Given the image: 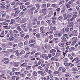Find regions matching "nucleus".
<instances>
[{"label": "nucleus", "mask_w": 80, "mask_h": 80, "mask_svg": "<svg viewBox=\"0 0 80 80\" xmlns=\"http://www.w3.org/2000/svg\"><path fill=\"white\" fill-rule=\"evenodd\" d=\"M40 79H42V80H50V77L49 76H48L46 77H41L40 78Z\"/></svg>", "instance_id": "f257e3e1"}, {"label": "nucleus", "mask_w": 80, "mask_h": 80, "mask_svg": "<svg viewBox=\"0 0 80 80\" xmlns=\"http://www.w3.org/2000/svg\"><path fill=\"white\" fill-rule=\"evenodd\" d=\"M73 4V2H71V1H69L68 2V3L66 5V6L67 7V8H69L71 7V5Z\"/></svg>", "instance_id": "f03ea898"}, {"label": "nucleus", "mask_w": 80, "mask_h": 80, "mask_svg": "<svg viewBox=\"0 0 80 80\" xmlns=\"http://www.w3.org/2000/svg\"><path fill=\"white\" fill-rule=\"evenodd\" d=\"M40 32L41 33H45V28L44 27L42 26L40 28Z\"/></svg>", "instance_id": "7ed1b4c3"}, {"label": "nucleus", "mask_w": 80, "mask_h": 80, "mask_svg": "<svg viewBox=\"0 0 80 80\" xmlns=\"http://www.w3.org/2000/svg\"><path fill=\"white\" fill-rule=\"evenodd\" d=\"M69 25H67L68 27H69V28H72V27H73L74 25V24L73 22H68Z\"/></svg>", "instance_id": "20e7f679"}, {"label": "nucleus", "mask_w": 80, "mask_h": 80, "mask_svg": "<svg viewBox=\"0 0 80 80\" xmlns=\"http://www.w3.org/2000/svg\"><path fill=\"white\" fill-rule=\"evenodd\" d=\"M27 11L28 12H29V13L30 15H32L33 14V10H31V9H29Z\"/></svg>", "instance_id": "39448f33"}, {"label": "nucleus", "mask_w": 80, "mask_h": 80, "mask_svg": "<svg viewBox=\"0 0 80 80\" xmlns=\"http://www.w3.org/2000/svg\"><path fill=\"white\" fill-rule=\"evenodd\" d=\"M61 40L62 42H67L68 41L67 39L66 38H65L64 36H62L61 38Z\"/></svg>", "instance_id": "423d86ee"}, {"label": "nucleus", "mask_w": 80, "mask_h": 80, "mask_svg": "<svg viewBox=\"0 0 80 80\" xmlns=\"http://www.w3.org/2000/svg\"><path fill=\"white\" fill-rule=\"evenodd\" d=\"M32 38L33 39H32V40H29V42L30 43H34V42H35V37H32Z\"/></svg>", "instance_id": "0eeeda50"}, {"label": "nucleus", "mask_w": 80, "mask_h": 80, "mask_svg": "<svg viewBox=\"0 0 80 80\" xmlns=\"http://www.w3.org/2000/svg\"><path fill=\"white\" fill-rule=\"evenodd\" d=\"M15 39V38L13 36H10L9 38H7V39L8 40H10L11 42H12Z\"/></svg>", "instance_id": "6e6552de"}, {"label": "nucleus", "mask_w": 80, "mask_h": 80, "mask_svg": "<svg viewBox=\"0 0 80 80\" xmlns=\"http://www.w3.org/2000/svg\"><path fill=\"white\" fill-rule=\"evenodd\" d=\"M12 30L9 31V32L8 34V35L7 36V37H9L10 36H13V34L12 33Z\"/></svg>", "instance_id": "1a4fd4ad"}, {"label": "nucleus", "mask_w": 80, "mask_h": 80, "mask_svg": "<svg viewBox=\"0 0 80 80\" xmlns=\"http://www.w3.org/2000/svg\"><path fill=\"white\" fill-rule=\"evenodd\" d=\"M54 35L56 37L58 38L59 37V32H58V31H56Z\"/></svg>", "instance_id": "9d476101"}, {"label": "nucleus", "mask_w": 80, "mask_h": 80, "mask_svg": "<svg viewBox=\"0 0 80 80\" xmlns=\"http://www.w3.org/2000/svg\"><path fill=\"white\" fill-rule=\"evenodd\" d=\"M23 4H24V3L23 2H21L20 1H19L17 2V3H16V5L20 6L22 5H23Z\"/></svg>", "instance_id": "9b49d317"}, {"label": "nucleus", "mask_w": 80, "mask_h": 80, "mask_svg": "<svg viewBox=\"0 0 80 80\" xmlns=\"http://www.w3.org/2000/svg\"><path fill=\"white\" fill-rule=\"evenodd\" d=\"M61 7H63V9H62L61 11V14H63V13H64V12L65 11V9H64V8H65V7H64V5L63 4L61 6H60Z\"/></svg>", "instance_id": "f8f14e48"}, {"label": "nucleus", "mask_w": 80, "mask_h": 80, "mask_svg": "<svg viewBox=\"0 0 80 80\" xmlns=\"http://www.w3.org/2000/svg\"><path fill=\"white\" fill-rule=\"evenodd\" d=\"M41 24L42 25H43V26H47V23L43 21H42L41 22Z\"/></svg>", "instance_id": "ddd939ff"}, {"label": "nucleus", "mask_w": 80, "mask_h": 80, "mask_svg": "<svg viewBox=\"0 0 80 80\" xmlns=\"http://www.w3.org/2000/svg\"><path fill=\"white\" fill-rule=\"evenodd\" d=\"M15 20L14 19H11L10 21L11 22L10 23V25H12V24H13V23H15Z\"/></svg>", "instance_id": "4468645a"}, {"label": "nucleus", "mask_w": 80, "mask_h": 80, "mask_svg": "<svg viewBox=\"0 0 80 80\" xmlns=\"http://www.w3.org/2000/svg\"><path fill=\"white\" fill-rule=\"evenodd\" d=\"M75 18H77V16L73 15L72 17L70 19L69 21H73V20H75Z\"/></svg>", "instance_id": "2eb2a0df"}, {"label": "nucleus", "mask_w": 80, "mask_h": 80, "mask_svg": "<svg viewBox=\"0 0 80 80\" xmlns=\"http://www.w3.org/2000/svg\"><path fill=\"white\" fill-rule=\"evenodd\" d=\"M58 45L61 47H63L64 46H65V44H64V43L63 42H60L58 44Z\"/></svg>", "instance_id": "dca6fc26"}, {"label": "nucleus", "mask_w": 80, "mask_h": 80, "mask_svg": "<svg viewBox=\"0 0 80 80\" xmlns=\"http://www.w3.org/2000/svg\"><path fill=\"white\" fill-rule=\"evenodd\" d=\"M42 13H44V15H46V13H47V10L45 9H42Z\"/></svg>", "instance_id": "f3484780"}, {"label": "nucleus", "mask_w": 80, "mask_h": 80, "mask_svg": "<svg viewBox=\"0 0 80 80\" xmlns=\"http://www.w3.org/2000/svg\"><path fill=\"white\" fill-rule=\"evenodd\" d=\"M45 71L46 72H47V73H49V74H51V73H52V71L50 70H46Z\"/></svg>", "instance_id": "a211bd4d"}, {"label": "nucleus", "mask_w": 80, "mask_h": 80, "mask_svg": "<svg viewBox=\"0 0 80 80\" xmlns=\"http://www.w3.org/2000/svg\"><path fill=\"white\" fill-rule=\"evenodd\" d=\"M75 59L76 63H78L79 62H80V58H76Z\"/></svg>", "instance_id": "6ab92c4d"}, {"label": "nucleus", "mask_w": 80, "mask_h": 80, "mask_svg": "<svg viewBox=\"0 0 80 80\" xmlns=\"http://www.w3.org/2000/svg\"><path fill=\"white\" fill-rule=\"evenodd\" d=\"M50 29H51V30H57V28L55 27L51 26L50 27Z\"/></svg>", "instance_id": "aec40b11"}, {"label": "nucleus", "mask_w": 80, "mask_h": 80, "mask_svg": "<svg viewBox=\"0 0 80 80\" xmlns=\"http://www.w3.org/2000/svg\"><path fill=\"white\" fill-rule=\"evenodd\" d=\"M61 54V52L59 50H58L57 52H56V55L57 56H59Z\"/></svg>", "instance_id": "412c9836"}, {"label": "nucleus", "mask_w": 80, "mask_h": 80, "mask_svg": "<svg viewBox=\"0 0 80 80\" xmlns=\"http://www.w3.org/2000/svg\"><path fill=\"white\" fill-rule=\"evenodd\" d=\"M63 36L65 37L67 40H69V38L68 34H63Z\"/></svg>", "instance_id": "4be33fe9"}, {"label": "nucleus", "mask_w": 80, "mask_h": 80, "mask_svg": "<svg viewBox=\"0 0 80 80\" xmlns=\"http://www.w3.org/2000/svg\"><path fill=\"white\" fill-rule=\"evenodd\" d=\"M72 41H77V37H74L71 39Z\"/></svg>", "instance_id": "5701e85b"}, {"label": "nucleus", "mask_w": 80, "mask_h": 80, "mask_svg": "<svg viewBox=\"0 0 80 80\" xmlns=\"http://www.w3.org/2000/svg\"><path fill=\"white\" fill-rule=\"evenodd\" d=\"M11 17H17V15H16L15 14V13H14V12H12L11 13Z\"/></svg>", "instance_id": "b1692460"}, {"label": "nucleus", "mask_w": 80, "mask_h": 80, "mask_svg": "<svg viewBox=\"0 0 80 80\" xmlns=\"http://www.w3.org/2000/svg\"><path fill=\"white\" fill-rule=\"evenodd\" d=\"M16 28H17V30H18V31H19V32H20L22 31V28H20V26Z\"/></svg>", "instance_id": "393cba45"}, {"label": "nucleus", "mask_w": 80, "mask_h": 80, "mask_svg": "<svg viewBox=\"0 0 80 80\" xmlns=\"http://www.w3.org/2000/svg\"><path fill=\"white\" fill-rule=\"evenodd\" d=\"M23 66L24 67H27L28 66V65H27V63H24L22 64L21 66V67H22Z\"/></svg>", "instance_id": "a878e982"}, {"label": "nucleus", "mask_w": 80, "mask_h": 80, "mask_svg": "<svg viewBox=\"0 0 80 80\" xmlns=\"http://www.w3.org/2000/svg\"><path fill=\"white\" fill-rule=\"evenodd\" d=\"M5 33H4V31H2V32L1 33V35H0V37H3Z\"/></svg>", "instance_id": "bb28decb"}, {"label": "nucleus", "mask_w": 80, "mask_h": 80, "mask_svg": "<svg viewBox=\"0 0 80 80\" xmlns=\"http://www.w3.org/2000/svg\"><path fill=\"white\" fill-rule=\"evenodd\" d=\"M29 37H30V35H27L24 37V39H25V40H28V39L29 38Z\"/></svg>", "instance_id": "cd10ccee"}, {"label": "nucleus", "mask_w": 80, "mask_h": 80, "mask_svg": "<svg viewBox=\"0 0 80 80\" xmlns=\"http://www.w3.org/2000/svg\"><path fill=\"white\" fill-rule=\"evenodd\" d=\"M35 5L37 8V9H39V8H40V5H39V4H35Z\"/></svg>", "instance_id": "c85d7f7f"}, {"label": "nucleus", "mask_w": 80, "mask_h": 80, "mask_svg": "<svg viewBox=\"0 0 80 80\" xmlns=\"http://www.w3.org/2000/svg\"><path fill=\"white\" fill-rule=\"evenodd\" d=\"M21 27L22 28H26V27H27V25L25 24H24L21 25Z\"/></svg>", "instance_id": "c756f323"}, {"label": "nucleus", "mask_w": 80, "mask_h": 80, "mask_svg": "<svg viewBox=\"0 0 80 80\" xmlns=\"http://www.w3.org/2000/svg\"><path fill=\"white\" fill-rule=\"evenodd\" d=\"M57 19V18L55 16H54L52 18V21H55Z\"/></svg>", "instance_id": "7c9ffc66"}, {"label": "nucleus", "mask_w": 80, "mask_h": 80, "mask_svg": "<svg viewBox=\"0 0 80 80\" xmlns=\"http://www.w3.org/2000/svg\"><path fill=\"white\" fill-rule=\"evenodd\" d=\"M18 47H22L23 46V43L22 42H19L18 44Z\"/></svg>", "instance_id": "2f4dec72"}, {"label": "nucleus", "mask_w": 80, "mask_h": 80, "mask_svg": "<svg viewBox=\"0 0 80 80\" xmlns=\"http://www.w3.org/2000/svg\"><path fill=\"white\" fill-rule=\"evenodd\" d=\"M38 69L39 70H42V71L43 70V68L40 66L38 67Z\"/></svg>", "instance_id": "473e14b6"}, {"label": "nucleus", "mask_w": 80, "mask_h": 80, "mask_svg": "<svg viewBox=\"0 0 80 80\" xmlns=\"http://www.w3.org/2000/svg\"><path fill=\"white\" fill-rule=\"evenodd\" d=\"M20 10H17L15 12V14H16V15H17L19 13H20Z\"/></svg>", "instance_id": "72a5a7b5"}, {"label": "nucleus", "mask_w": 80, "mask_h": 80, "mask_svg": "<svg viewBox=\"0 0 80 80\" xmlns=\"http://www.w3.org/2000/svg\"><path fill=\"white\" fill-rule=\"evenodd\" d=\"M58 19L59 20H62L63 19V16H59L58 18Z\"/></svg>", "instance_id": "f704fd0d"}, {"label": "nucleus", "mask_w": 80, "mask_h": 80, "mask_svg": "<svg viewBox=\"0 0 80 80\" xmlns=\"http://www.w3.org/2000/svg\"><path fill=\"white\" fill-rule=\"evenodd\" d=\"M77 43V41H73L71 43V45H74L75 43Z\"/></svg>", "instance_id": "c9c22d12"}, {"label": "nucleus", "mask_w": 80, "mask_h": 80, "mask_svg": "<svg viewBox=\"0 0 80 80\" xmlns=\"http://www.w3.org/2000/svg\"><path fill=\"white\" fill-rule=\"evenodd\" d=\"M48 38L50 40H52L53 38V35H51L48 37Z\"/></svg>", "instance_id": "e433bc0d"}, {"label": "nucleus", "mask_w": 80, "mask_h": 80, "mask_svg": "<svg viewBox=\"0 0 80 80\" xmlns=\"http://www.w3.org/2000/svg\"><path fill=\"white\" fill-rule=\"evenodd\" d=\"M10 7V4H8L7 5V6L5 7V8H6V9H8V8H9V7Z\"/></svg>", "instance_id": "4c0bfd02"}, {"label": "nucleus", "mask_w": 80, "mask_h": 80, "mask_svg": "<svg viewBox=\"0 0 80 80\" xmlns=\"http://www.w3.org/2000/svg\"><path fill=\"white\" fill-rule=\"evenodd\" d=\"M69 30H70V28H65V31L66 32H69Z\"/></svg>", "instance_id": "58836bf2"}, {"label": "nucleus", "mask_w": 80, "mask_h": 80, "mask_svg": "<svg viewBox=\"0 0 80 80\" xmlns=\"http://www.w3.org/2000/svg\"><path fill=\"white\" fill-rule=\"evenodd\" d=\"M36 37L37 38H39L40 37V34L39 33H38L36 34Z\"/></svg>", "instance_id": "ea45409f"}, {"label": "nucleus", "mask_w": 80, "mask_h": 80, "mask_svg": "<svg viewBox=\"0 0 80 80\" xmlns=\"http://www.w3.org/2000/svg\"><path fill=\"white\" fill-rule=\"evenodd\" d=\"M2 24L4 25H5L6 26H7L8 24L6 22H2Z\"/></svg>", "instance_id": "a19ab883"}, {"label": "nucleus", "mask_w": 80, "mask_h": 80, "mask_svg": "<svg viewBox=\"0 0 80 80\" xmlns=\"http://www.w3.org/2000/svg\"><path fill=\"white\" fill-rule=\"evenodd\" d=\"M32 74L34 76H37V73L35 71L33 72Z\"/></svg>", "instance_id": "79ce46f5"}, {"label": "nucleus", "mask_w": 80, "mask_h": 80, "mask_svg": "<svg viewBox=\"0 0 80 80\" xmlns=\"http://www.w3.org/2000/svg\"><path fill=\"white\" fill-rule=\"evenodd\" d=\"M5 2H2L1 3H0V6H4L5 5Z\"/></svg>", "instance_id": "37998d69"}, {"label": "nucleus", "mask_w": 80, "mask_h": 80, "mask_svg": "<svg viewBox=\"0 0 80 80\" xmlns=\"http://www.w3.org/2000/svg\"><path fill=\"white\" fill-rule=\"evenodd\" d=\"M25 8V6H24V5H22L20 7V9H23Z\"/></svg>", "instance_id": "c03bdc74"}, {"label": "nucleus", "mask_w": 80, "mask_h": 80, "mask_svg": "<svg viewBox=\"0 0 80 80\" xmlns=\"http://www.w3.org/2000/svg\"><path fill=\"white\" fill-rule=\"evenodd\" d=\"M14 74H15V72L14 71L10 73V75H11V76H12V75H14Z\"/></svg>", "instance_id": "a18cd8bd"}, {"label": "nucleus", "mask_w": 80, "mask_h": 80, "mask_svg": "<svg viewBox=\"0 0 80 80\" xmlns=\"http://www.w3.org/2000/svg\"><path fill=\"white\" fill-rule=\"evenodd\" d=\"M68 17H72L73 16V14L72 13H70L68 15Z\"/></svg>", "instance_id": "49530a36"}, {"label": "nucleus", "mask_w": 80, "mask_h": 80, "mask_svg": "<svg viewBox=\"0 0 80 80\" xmlns=\"http://www.w3.org/2000/svg\"><path fill=\"white\" fill-rule=\"evenodd\" d=\"M61 32L62 33H65V28H63L61 29Z\"/></svg>", "instance_id": "de8ad7c7"}, {"label": "nucleus", "mask_w": 80, "mask_h": 80, "mask_svg": "<svg viewBox=\"0 0 80 80\" xmlns=\"http://www.w3.org/2000/svg\"><path fill=\"white\" fill-rule=\"evenodd\" d=\"M73 15L76 16V17H77V14H78V12H74L73 13Z\"/></svg>", "instance_id": "09e8293b"}, {"label": "nucleus", "mask_w": 80, "mask_h": 80, "mask_svg": "<svg viewBox=\"0 0 80 80\" xmlns=\"http://www.w3.org/2000/svg\"><path fill=\"white\" fill-rule=\"evenodd\" d=\"M75 48L74 47H71L69 49V50H75Z\"/></svg>", "instance_id": "8fccbe9b"}, {"label": "nucleus", "mask_w": 80, "mask_h": 80, "mask_svg": "<svg viewBox=\"0 0 80 80\" xmlns=\"http://www.w3.org/2000/svg\"><path fill=\"white\" fill-rule=\"evenodd\" d=\"M34 18V17H33V16H31L30 17V19H31L32 21H33V20Z\"/></svg>", "instance_id": "3c124183"}, {"label": "nucleus", "mask_w": 80, "mask_h": 80, "mask_svg": "<svg viewBox=\"0 0 80 80\" xmlns=\"http://www.w3.org/2000/svg\"><path fill=\"white\" fill-rule=\"evenodd\" d=\"M33 30V29L32 28H29V31L30 32H32Z\"/></svg>", "instance_id": "603ef678"}, {"label": "nucleus", "mask_w": 80, "mask_h": 80, "mask_svg": "<svg viewBox=\"0 0 80 80\" xmlns=\"http://www.w3.org/2000/svg\"><path fill=\"white\" fill-rule=\"evenodd\" d=\"M65 76L66 77H70V74L69 73H67L66 74Z\"/></svg>", "instance_id": "864d4df0"}, {"label": "nucleus", "mask_w": 80, "mask_h": 80, "mask_svg": "<svg viewBox=\"0 0 80 80\" xmlns=\"http://www.w3.org/2000/svg\"><path fill=\"white\" fill-rule=\"evenodd\" d=\"M53 31L52 30L51 31H49L48 32V33L49 35H52L53 33Z\"/></svg>", "instance_id": "5fc2aeb1"}, {"label": "nucleus", "mask_w": 80, "mask_h": 80, "mask_svg": "<svg viewBox=\"0 0 80 80\" xmlns=\"http://www.w3.org/2000/svg\"><path fill=\"white\" fill-rule=\"evenodd\" d=\"M71 43H72V42L70 41V42H68V44H66V46H68V45H71Z\"/></svg>", "instance_id": "6e6d98bb"}, {"label": "nucleus", "mask_w": 80, "mask_h": 80, "mask_svg": "<svg viewBox=\"0 0 80 80\" xmlns=\"http://www.w3.org/2000/svg\"><path fill=\"white\" fill-rule=\"evenodd\" d=\"M42 8H45L47 7V4H43L42 6Z\"/></svg>", "instance_id": "4d7b16f0"}, {"label": "nucleus", "mask_w": 80, "mask_h": 80, "mask_svg": "<svg viewBox=\"0 0 80 80\" xmlns=\"http://www.w3.org/2000/svg\"><path fill=\"white\" fill-rule=\"evenodd\" d=\"M37 24L38 26H39L40 25V21H38L37 22Z\"/></svg>", "instance_id": "13d9d810"}, {"label": "nucleus", "mask_w": 80, "mask_h": 80, "mask_svg": "<svg viewBox=\"0 0 80 80\" xmlns=\"http://www.w3.org/2000/svg\"><path fill=\"white\" fill-rule=\"evenodd\" d=\"M20 74V72H16L15 74V75H19Z\"/></svg>", "instance_id": "bf43d9fd"}, {"label": "nucleus", "mask_w": 80, "mask_h": 80, "mask_svg": "<svg viewBox=\"0 0 80 80\" xmlns=\"http://www.w3.org/2000/svg\"><path fill=\"white\" fill-rule=\"evenodd\" d=\"M77 21L78 23L80 22V18H77Z\"/></svg>", "instance_id": "052dcab7"}, {"label": "nucleus", "mask_w": 80, "mask_h": 80, "mask_svg": "<svg viewBox=\"0 0 80 80\" xmlns=\"http://www.w3.org/2000/svg\"><path fill=\"white\" fill-rule=\"evenodd\" d=\"M38 20H42V17H39L38 18Z\"/></svg>", "instance_id": "680f3d73"}, {"label": "nucleus", "mask_w": 80, "mask_h": 80, "mask_svg": "<svg viewBox=\"0 0 80 80\" xmlns=\"http://www.w3.org/2000/svg\"><path fill=\"white\" fill-rule=\"evenodd\" d=\"M16 79V76H14V77H12V80H15V79Z\"/></svg>", "instance_id": "e2e57ef3"}, {"label": "nucleus", "mask_w": 80, "mask_h": 80, "mask_svg": "<svg viewBox=\"0 0 80 80\" xmlns=\"http://www.w3.org/2000/svg\"><path fill=\"white\" fill-rule=\"evenodd\" d=\"M77 30H74V31H72V33L73 34H74L75 33H77Z\"/></svg>", "instance_id": "0e129e2a"}, {"label": "nucleus", "mask_w": 80, "mask_h": 80, "mask_svg": "<svg viewBox=\"0 0 80 80\" xmlns=\"http://www.w3.org/2000/svg\"><path fill=\"white\" fill-rule=\"evenodd\" d=\"M8 60V58H3L2 60V62H4V61H6V60Z\"/></svg>", "instance_id": "69168bd1"}, {"label": "nucleus", "mask_w": 80, "mask_h": 80, "mask_svg": "<svg viewBox=\"0 0 80 80\" xmlns=\"http://www.w3.org/2000/svg\"><path fill=\"white\" fill-rule=\"evenodd\" d=\"M68 11H70L71 12L72 11H73V8H70L68 9Z\"/></svg>", "instance_id": "338daca9"}, {"label": "nucleus", "mask_w": 80, "mask_h": 80, "mask_svg": "<svg viewBox=\"0 0 80 80\" xmlns=\"http://www.w3.org/2000/svg\"><path fill=\"white\" fill-rule=\"evenodd\" d=\"M60 10L61 9L60 8H57L56 9V10L57 11V12H60Z\"/></svg>", "instance_id": "774afa93"}]
</instances>
